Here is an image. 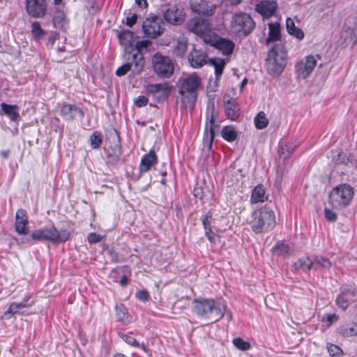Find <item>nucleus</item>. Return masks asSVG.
Returning a JSON list of instances; mask_svg holds the SVG:
<instances>
[{
	"mask_svg": "<svg viewBox=\"0 0 357 357\" xmlns=\"http://www.w3.org/2000/svg\"><path fill=\"white\" fill-rule=\"evenodd\" d=\"M136 298L142 301V302H146L149 299V294L147 291L146 290H139L137 291L136 293Z\"/></svg>",
	"mask_w": 357,
	"mask_h": 357,
	"instance_id": "864d4df0",
	"label": "nucleus"
},
{
	"mask_svg": "<svg viewBox=\"0 0 357 357\" xmlns=\"http://www.w3.org/2000/svg\"><path fill=\"white\" fill-rule=\"evenodd\" d=\"M206 53L201 50L193 49L188 55V59L193 68H199L206 63Z\"/></svg>",
	"mask_w": 357,
	"mask_h": 357,
	"instance_id": "412c9836",
	"label": "nucleus"
},
{
	"mask_svg": "<svg viewBox=\"0 0 357 357\" xmlns=\"http://www.w3.org/2000/svg\"><path fill=\"white\" fill-rule=\"evenodd\" d=\"M255 127L261 130L265 128L268 124V119L266 116V114L261 111L254 119Z\"/></svg>",
	"mask_w": 357,
	"mask_h": 357,
	"instance_id": "4c0bfd02",
	"label": "nucleus"
},
{
	"mask_svg": "<svg viewBox=\"0 0 357 357\" xmlns=\"http://www.w3.org/2000/svg\"><path fill=\"white\" fill-rule=\"evenodd\" d=\"M200 85L201 78L195 73L191 74L183 79L179 93L181 95L185 93L195 94Z\"/></svg>",
	"mask_w": 357,
	"mask_h": 357,
	"instance_id": "f3484780",
	"label": "nucleus"
},
{
	"mask_svg": "<svg viewBox=\"0 0 357 357\" xmlns=\"http://www.w3.org/2000/svg\"><path fill=\"white\" fill-rule=\"evenodd\" d=\"M33 240L48 241L54 244L63 243L70 238V231L66 229H58L54 226L34 230L31 234Z\"/></svg>",
	"mask_w": 357,
	"mask_h": 357,
	"instance_id": "39448f33",
	"label": "nucleus"
},
{
	"mask_svg": "<svg viewBox=\"0 0 357 357\" xmlns=\"http://www.w3.org/2000/svg\"><path fill=\"white\" fill-rule=\"evenodd\" d=\"M120 44L124 47L125 51L128 52L133 45L134 33L129 30H123L118 34Z\"/></svg>",
	"mask_w": 357,
	"mask_h": 357,
	"instance_id": "a878e982",
	"label": "nucleus"
},
{
	"mask_svg": "<svg viewBox=\"0 0 357 357\" xmlns=\"http://www.w3.org/2000/svg\"><path fill=\"white\" fill-rule=\"evenodd\" d=\"M192 312L199 317L218 321L224 316L231 320V314L228 310L227 305L219 300L214 298L199 297L194 299L192 302Z\"/></svg>",
	"mask_w": 357,
	"mask_h": 357,
	"instance_id": "f257e3e1",
	"label": "nucleus"
},
{
	"mask_svg": "<svg viewBox=\"0 0 357 357\" xmlns=\"http://www.w3.org/2000/svg\"><path fill=\"white\" fill-rule=\"evenodd\" d=\"M268 199L266 195V190L263 185L259 184L252 190L250 202L252 204H257L264 202Z\"/></svg>",
	"mask_w": 357,
	"mask_h": 357,
	"instance_id": "bb28decb",
	"label": "nucleus"
},
{
	"mask_svg": "<svg viewBox=\"0 0 357 357\" xmlns=\"http://www.w3.org/2000/svg\"><path fill=\"white\" fill-rule=\"evenodd\" d=\"M106 237V231L105 230H100L98 233L91 231V244L100 242Z\"/></svg>",
	"mask_w": 357,
	"mask_h": 357,
	"instance_id": "49530a36",
	"label": "nucleus"
},
{
	"mask_svg": "<svg viewBox=\"0 0 357 357\" xmlns=\"http://www.w3.org/2000/svg\"><path fill=\"white\" fill-rule=\"evenodd\" d=\"M162 20L156 15L146 17L142 24V29L144 36L150 38H156L164 31L162 27Z\"/></svg>",
	"mask_w": 357,
	"mask_h": 357,
	"instance_id": "9b49d317",
	"label": "nucleus"
},
{
	"mask_svg": "<svg viewBox=\"0 0 357 357\" xmlns=\"http://www.w3.org/2000/svg\"><path fill=\"white\" fill-rule=\"evenodd\" d=\"M335 209L326 208L324 209V217L328 222H335L337 218V213L334 211Z\"/></svg>",
	"mask_w": 357,
	"mask_h": 357,
	"instance_id": "09e8293b",
	"label": "nucleus"
},
{
	"mask_svg": "<svg viewBox=\"0 0 357 357\" xmlns=\"http://www.w3.org/2000/svg\"><path fill=\"white\" fill-rule=\"evenodd\" d=\"M268 36L266 38V44L276 42L280 40V25L278 22L268 23Z\"/></svg>",
	"mask_w": 357,
	"mask_h": 357,
	"instance_id": "c85d7f7f",
	"label": "nucleus"
},
{
	"mask_svg": "<svg viewBox=\"0 0 357 357\" xmlns=\"http://www.w3.org/2000/svg\"><path fill=\"white\" fill-rule=\"evenodd\" d=\"M234 345L241 351H248L250 349L251 346L248 342L243 340L241 337H236L233 340Z\"/></svg>",
	"mask_w": 357,
	"mask_h": 357,
	"instance_id": "37998d69",
	"label": "nucleus"
},
{
	"mask_svg": "<svg viewBox=\"0 0 357 357\" xmlns=\"http://www.w3.org/2000/svg\"><path fill=\"white\" fill-rule=\"evenodd\" d=\"M334 317H335V316H333V315H330V316L328 317V321H331Z\"/></svg>",
	"mask_w": 357,
	"mask_h": 357,
	"instance_id": "338daca9",
	"label": "nucleus"
},
{
	"mask_svg": "<svg viewBox=\"0 0 357 357\" xmlns=\"http://www.w3.org/2000/svg\"><path fill=\"white\" fill-rule=\"evenodd\" d=\"M25 8L32 17H43L47 13L46 0H25Z\"/></svg>",
	"mask_w": 357,
	"mask_h": 357,
	"instance_id": "4468645a",
	"label": "nucleus"
},
{
	"mask_svg": "<svg viewBox=\"0 0 357 357\" xmlns=\"http://www.w3.org/2000/svg\"><path fill=\"white\" fill-rule=\"evenodd\" d=\"M218 112L213 107H208L203 142L208 149H211L215 135V129L218 125Z\"/></svg>",
	"mask_w": 357,
	"mask_h": 357,
	"instance_id": "1a4fd4ad",
	"label": "nucleus"
},
{
	"mask_svg": "<svg viewBox=\"0 0 357 357\" xmlns=\"http://www.w3.org/2000/svg\"><path fill=\"white\" fill-rule=\"evenodd\" d=\"M61 115L66 120H73L82 118L84 113L76 106L64 104L61 108Z\"/></svg>",
	"mask_w": 357,
	"mask_h": 357,
	"instance_id": "4be33fe9",
	"label": "nucleus"
},
{
	"mask_svg": "<svg viewBox=\"0 0 357 357\" xmlns=\"http://www.w3.org/2000/svg\"><path fill=\"white\" fill-rule=\"evenodd\" d=\"M65 20V15L62 12L58 13L53 18V22L56 27H61Z\"/></svg>",
	"mask_w": 357,
	"mask_h": 357,
	"instance_id": "603ef678",
	"label": "nucleus"
},
{
	"mask_svg": "<svg viewBox=\"0 0 357 357\" xmlns=\"http://www.w3.org/2000/svg\"><path fill=\"white\" fill-rule=\"evenodd\" d=\"M28 299H24L20 303H11L8 308V310L4 312V317L7 319H9L13 314L20 312V310L26 307L27 306Z\"/></svg>",
	"mask_w": 357,
	"mask_h": 357,
	"instance_id": "473e14b6",
	"label": "nucleus"
},
{
	"mask_svg": "<svg viewBox=\"0 0 357 357\" xmlns=\"http://www.w3.org/2000/svg\"><path fill=\"white\" fill-rule=\"evenodd\" d=\"M54 1L55 4H59L62 1V0H54Z\"/></svg>",
	"mask_w": 357,
	"mask_h": 357,
	"instance_id": "774afa93",
	"label": "nucleus"
},
{
	"mask_svg": "<svg viewBox=\"0 0 357 357\" xmlns=\"http://www.w3.org/2000/svg\"><path fill=\"white\" fill-rule=\"evenodd\" d=\"M278 4L275 1L261 0L256 5V11L265 18H269L274 15Z\"/></svg>",
	"mask_w": 357,
	"mask_h": 357,
	"instance_id": "aec40b11",
	"label": "nucleus"
},
{
	"mask_svg": "<svg viewBox=\"0 0 357 357\" xmlns=\"http://www.w3.org/2000/svg\"><path fill=\"white\" fill-rule=\"evenodd\" d=\"M314 56L308 55L295 64V73L298 78L307 79L310 76L317 66Z\"/></svg>",
	"mask_w": 357,
	"mask_h": 357,
	"instance_id": "f8f14e48",
	"label": "nucleus"
},
{
	"mask_svg": "<svg viewBox=\"0 0 357 357\" xmlns=\"http://www.w3.org/2000/svg\"><path fill=\"white\" fill-rule=\"evenodd\" d=\"M188 30L199 36L208 44L215 33L213 31L211 24L206 19L194 17L187 23Z\"/></svg>",
	"mask_w": 357,
	"mask_h": 357,
	"instance_id": "423d86ee",
	"label": "nucleus"
},
{
	"mask_svg": "<svg viewBox=\"0 0 357 357\" xmlns=\"http://www.w3.org/2000/svg\"><path fill=\"white\" fill-rule=\"evenodd\" d=\"M151 42L148 40H143L137 41L135 47L132 48V52L129 53L130 54H136L137 53L142 54V51L144 49H147L148 47L151 45Z\"/></svg>",
	"mask_w": 357,
	"mask_h": 357,
	"instance_id": "79ce46f5",
	"label": "nucleus"
},
{
	"mask_svg": "<svg viewBox=\"0 0 357 357\" xmlns=\"http://www.w3.org/2000/svg\"><path fill=\"white\" fill-rule=\"evenodd\" d=\"M148 102L149 99L144 96H139L135 100V104L139 107L146 106L148 104Z\"/></svg>",
	"mask_w": 357,
	"mask_h": 357,
	"instance_id": "5fc2aeb1",
	"label": "nucleus"
},
{
	"mask_svg": "<svg viewBox=\"0 0 357 357\" xmlns=\"http://www.w3.org/2000/svg\"><path fill=\"white\" fill-rule=\"evenodd\" d=\"M354 188L347 183L334 187L328 193V204L337 211H341L349 206L354 198Z\"/></svg>",
	"mask_w": 357,
	"mask_h": 357,
	"instance_id": "f03ea898",
	"label": "nucleus"
},
{
	"mask_svg": "<svg viewBox=\"0 0 357 357\" xmlns=\"http://www.w3.org/2000/svg\"><path fill=\"white\" fill-rule=\"evenodd\" d=\"M1 106V114L6 115L10 121H17L20 119L18 106L16 105H8L5 102H2Z\"/></svg>",
	"mask_w": 357,
	"mask_h": 357,
	"instance_id": "393cba45",
	"label": "nucleus"
},
{
	"mask_svg": "<svg viewBox=\"0 0 357 357\" xmlns=\"http://www.w3.org/2000/svg\"><path fill=\"white\" fill-rule=\"evenodd\" d=\"M126 63L119 67L116 70V75L119 77L125 75L130 71L133 75L139 74L144 69L145 61L143 54L137 53L130 54L126 53Z\"/></svg>",
	"mask_w": 357,
	"mask_h": 357,
	"instance_id": "0eeeda50",
	"label": "nucleus"
},
{
	"mask_svg": "<svg viewBox=\"0 0 357 357\" xmlns=\"http://www.w3.org/2000/svg\"><path fill=\"white\" fill-rule=\"evenodd\" d=\"M286 29L287 33L296 39L301 40L304 38L305 35L303 30L296 27L294 22L290 17H288L286 20Z\"/></svg>",
	"mask_w": 357,
	"mask_h": 357,
	"instance_id": "c756f323",
	"label": "nucleus"
},
{
	"mask_svg": "<svg viewBox=\"0 0 357 357\" xmlns=\"http://www.w3.org/2000/svg\"><path fill=\"white\" fill-rule=\"evenodd\" d=\"M247 83H248L247 78L243 79L241 84V90H242L243 89V87L247 84Z\"/></svg>",
	"mask_w": 357,
	"mask_h": 357,
	"instance_id": "e2e57ef3",
	"label": "nucleus"
},
{
	"mask_svg": "<svg viewBox=\"0 0 357 357\" xmlns=\"http://www.w3.org/2000/svg\"><path fill=\"white\" fill-rule=\"evenodd\" d=\"M121 338L123 341H125L129 345L137 347V348H141L144 351H146V345L144 343H142V344L139 343L134 337H132L130 335H127V334H122Z\"/></svg>",
	"mask_w": 357,
	"mask_h": 357,
	"instance_id": "ea45409f",
	"label": "nucleus"
},
{
	"mask_svg": "<svg viewBox=\"0 0 357 357\" xmlns=\"http://www.w3.org/2000/svg\"><path fill=\"white\" fill-rule=\"evenodd\" d=\"M314 264L313 260L309 257H303L298 259L294 264V268L295 270L303 269L304 271H309L312 268Z\"/></svg>",
	"mask_w": 357,
	"mask_h": 357,
	"instance_id": "c9c22d12",
	"label": "nucleus"
},
{
	"mask_svg": "<svg viewBox=\"0 0 357 357\" xmlns=\"http://www.w3.org/2000/svg\"><path fill=\"white\" fill-rule=\"evenodd\" d=\"M116 319L119 321H121L124 324L131 323V317L129 316L127 309L123 304L117 305L116 306Z\"/></svg>",
	"mask_w": 357,
	"mask_h": 357,
	"instance_id": "72a5a7b5",
	"label": "nucleus"
},
{
	"mask_svg": "<svg viewBox=\"0 0 357 357\" xmlns=\"http://www.w3.org/2000/svg\"><path fill=\"white\" fill-rule=\"evenodd\" d=\"M250 225L255 234L272 230L276 225L274 211L268 207H263L260 210L254 211Z\"/></svg>",
	"mask_w": 357,
	"mask_h": 357,
	"instance_id": "7ed1b4c3",
	"label": "nucleus"
},
{
	"mask_svg": "<svg viewBox=\"0 0 357 357\" xmlns=\"http://www.w3.org/2000/svg\"><path fill=\"white\" fill-rule=\"evenodd\" d=\"M114 357H128L127 356L123 354H116L114 356Z\"/></svg>",
	"mask_w": 357,
	"mask_h": 357,
	"instance_id": "69168bd1",
	"label": "nucleus"
},
{
	"mask_svg": "<svg viewBox=\"0 0 357 357\" xmlns=\"http://www.w3.org/2000/svg\"><path fill=\"white\" fill-rule=\"evenodd\" d=\"M190 7L194 13L203 15H212L215 9V6L212 2L206 0L192 2Z\"/></svg>",
	"mask_w": 357,
	"mask_h": 357,
	"instance_id": "6ab92c4d",
	"label": "nucleus"
},
{
	"mask_svg": "<svg viewBox=\"0 0 357 357\" xmlns=\"http://www.w3.org/2000/svg\"><path fill=\"white\" fill-rule=\"evenodd\" d=\"M146 90L158 101H162L168 98L171 88L167 83L151 84L147 86Z\"/></svg>",
	"mask_w": 357,
	"mask_h": 357,
	"instance_id": "a211bd4d",
	"label": "nucleus"
},
{
	"mask_svg": "<svg viewBox=\"0 0 357 357\" xmlns=\"http://www.w3.org/2000/svg\"><path fill=\"white\" fill-rule=\"evenodd\" d=\"M31 33L33 37L36 41H40L46 34V31L41 28L40 23L38 22H34L32 23Z\"/></svg>",
	"mask_w": 357,
	"mask_h": 357,
	"instance_id": "e433bc0d",
	"label": "nucleus"
},
{
	"mask_svg": "<svg viewBox=\"0 0 357 357\" xmlns=\"http://www.w3.org/2000/svg\"><path fill=\"white\" fill-rule=\"evenodd\" d=\"M201 220L204 229V231H210L211 229V224L212 220L211 213L208 211L206 214L202 216Z\"/></svg>",
	"mask_w": 357,
	"mask_h": 357,
	"instance_id": "a18cd8bd",
	"label": "nucleus"
},
{
	"mask_svg": "<svg viewBox=\"0 0 357 357\" xmlns=\"http://www.w3.org/2000/svg\"><path fill=\"white\" fill-rule=\"evenodd\" d=\"M287 53L282 43L275 45L268 52L266 69L269 75L278 76L282 73L287 64Z\"/></svg>",
	"mask_w": 357,
	"mask_h": 357,
	"instance_id": "20e7f679",
	"label": "nucleus"
},
{
	"mask_svg": "<svg viewBox=\"0 0 357 357\" xmlns=\"http://www.w3.org/2000/svg\"><path fill=\"white\" fill-rule=\"evenodd\" d=\"M225 114L227 118L231 121L236 120L238 117V107L235 100H229L225 105Z\"/></svg>",
	"mask_w": 357,
	"mask_h": 357,
	"instance_id": "7c9ffc66",
	"label": "nucleus"
},
{
	"mask_svg": "<svg viewBox=\"0 0 357 357\" xmlns=\"http://www.w3.org/2000/svg\"><path fill=\"white\" fill-rule=\"evenodd\" d=\"M103 141V135L98 131H95L91 135V147L93 149H98Z\"/></svg>",
	"mask_w": 357,
	"mask_h": 357,
	"instance_id": "a19ab883",
	"label": "nucleus"
},
{
	"mask_svg": "<svg viewBox=\"0 0 357 357\" xmlns=\"http://www.w3.org/2000/svg\"><path fill=\"white\" fill-rule=\"evenodd\" d=\"M221 136L225 140L232 142L237 138L238 132L234 126H226L222 129Z\"/></svg>",
	"mask_w": 357,
	"mask_h": 357,
	"instance_id": "f704fd0d",
	"label": "nucleus"
},
{
	"mask_svg": "<svg viewBox=\"0 0 357 357\" xmlns=\"http://www.w3.org/2000/svg\"><path fill=\"white\" fill-rule=\"evenodd\" d=\"M187 48L188 40L184 37H179L173 45V53L177 56L182 57L185 55Z\"/></svg>",
	"mask_w": 357,
	"mask_h": 357,
	"instance_id": "cd10ccee",
	"label": "nucleus"
},
{
	"mask_svg": "<svg viewBox=\"0 0 357 357\" xmlns=\"http://www.w3.org/2000/svg\"><path fill=\"white\" fill-rule=\"evenodd\" d=\"M208 63L214 68L215 77L218 79L226 65L225 59L218 57L211 58L208 60Z\"/></svg>",
	"mask_w": 357,
	"mask_h": 357,
	"instance_id": "2f4dec72",
	"label": "nucleus"
},
{
	"mask_svg": "<svg viewBox=\"0 0 357 357\" xmlns=\"http://www.w3.org/2000/svg\"><path fill=\"white\" fill-rule=\"evenodd\" d=\"M208 44L218 50L225 56L231 55L235 47V44L231 40L221 38L215 33Z\"/></svg>",
	"mask_w": 357,
	"mask_h": 357,
	"instance_id": "2eb2a0df",
	"label": "nucleus"
},
{
	"mask_svg": "<svg viewBox=\"0 0 357 357\" xmlns=\"http://www.w3.org/2000/svg\"><path fill=\"white\" fill-rule=\"evenodd\" d=\"M273 252L278 255H287L289 252V248L285 244H279L274 246L272 249Z\"/></svg>",
	"mask_w": 357,
	"mask_h": 357,
	"instance_id": "8fccbe9b",
	"label": "nucleus"
},
{
	"mask_svg": "<svg viewBox=\"0 0 357 357\" xmlns=\"http://www.w3.org/2000/svg\"><path fill=\"white\" fill-rule=\"evenodd\" d=\"M226 1L229 5H236L238 4L241 0H226Z\"/></svg>",
	"mask_w": 357,
	"mask_h": 357,
	"instance_id": "680f3d73",
	"label": "nucleus"
},
{
	"mask_svg": "<svg viewBox=\"0 0 357 357\" xmlns=\"http://www.w3.org/2000/svg\"><path fill=\"white\" fill-rule=\"evenodd\" d=\"M314 263H317L324 268H329L331 266V262L326 257L321 256H316L313 259Z\"/></svg>",
	"mask_w": 357,
	"mask_h": 357,
	"instance_id": "de8ad7c7",
	"label": "nucleus"
},
{
	"mask_svg": "<svg viewBox=\"0 0 357 357\" xmlns=\"http://www.w3.org/2000/svg\"><path fill=\"white\" fill-rule=\"evenodd\" d=\"M356 296H357V289L353 285H342L340 287V293L336 298V304L340 308L344 310Z\"/></svg>",
	"mask_w": 357,
	"mask_h": 357,
	"instance_id": "ddd939ff",
	"label": "nucleus"
},
{
	"mask_svg": "<svg viewBox=\"0 0 357 357\" xmlns=\"http://www.w3.org/2000/svg\"><path fill=\"white\" fill-rule=\"evenodd\" d=\"M158 162L157 155L153 150L143 155L139 165V172L140 174L147 172L151 167Z\"/></svg>",
	"mask_w": 357,
	"mask_h": 357,
	"instance_id": "5701e85b",
	"label": "nucleus"
},
{
	"mask_svg": "<svg viewBox=\"0 0 357 357\" xmlns=\"http://www.w3.org/2000/svg\"><path fill=\"white\" fill-rule=\"evenodd\" d=\"M327 349L329 354L333 357H341L343 354L342 349L337 345L328 343Z\"/></svg>",
	"mask_w": 357,
	"mask_h": 357,
	"instance_id": "c03bdc74",
	"label": "nucleus"
},
{
	"mask_svg": "<svg viewBox=\"0 0 357 357\" xmlns=\"http://www.w3.org/2000/svg\"><path fill=\"white\" fill-rule=\"evenodd\" d=\"M165 21L173 25H180L185 20V14L182 10L178 8L176 5H170L163 11Z\"/></svg>",
	"mask_w": 357,
	"mask_h": 357,
	"instance_id": "dca6fc26",
	"label": "nucleus"
},
{
	"mask_svg": "<svg viewBox=\"0 0 357 357\" xmlns=\"http://www.w3.org/2000/svg\"><path fill=\"white\" fill-rule=\"evenodd\" d=\"M121 155V149L116 146L112 149V153L109 151H107V162L112 164L116 163L119 160Z\"/></svg>",
	"mask_w": 357,
	"mask_h": 357,
	"instance_id": "58836bf2",
	"label": "nucleus"
},
{
	"mask_svg": "<svg viewBox=\"0 0 357 357\" xmlns=\"http://www.w3.org/2000/svg\"><path fill=\"white\" fill-rule=\"evenodd\" d=\"M152 63L155 73L161 77H169L174 73V66L169 56L157 52L152 58Z\"/></svg>",
	"mask_w": 357,
	"mask_h": 357,
	"instance_id": "9d476101",
	"label": "nucleus"
},
{
	"mask_svg": "<svg viewBox=\"0 0 357 357\" xmlns=\"http://www.w3.org/2000/svg\"><path fill=\"white\" fill-rule=\"evenodd\" d=\"M342 334L347 337L357 336V322L349 327L345 328Z\"/></svg>",
	"mask_w": 357,
	"mask_h": 357,
	"instance_id": "3c124183",
	"label": "nucleus"
},
{
	"mask_svg": "<svg viewBox=\"0 0 357 357\" xmlns=\"http://www.w3.org/2000/svg\"><path fill=\"white\" fill-rule=\"evenodd\" d=\"M55 39H56V35L52 34L51 36H50L48 38L47 45L52 46L54 43Z\"/></svg>",
	"mask_w": 357,
	"mask_h": 357,
	"instance_id": "052dcab7",
	"label": "nucleus"
},
{
	"mask_svg": "<svg viewBox=\"0 0 357 357\" xmlns=\"http://www.w3.org/2000/svg\"><path fill=\"white\" fill-rule=\"evenodd\" d=\"M205 235L207 239L212 243H215L216 240L219 238V236L213 231L212 229L210 231H205Z\"/></svg>",
	"mask_w": 357,
	"mask_h": 357,
	"instance_id": "6e6d98bb",
	"label": "nucleus"
},
{
	"mask_svg": "<svg viewBox=\"0 0 357 357\" xmlns=\"http://www.w3.org/2000/svg\"><path fill=\"white\" fill-rule=\"evenodd\" d=\"M135 3L139 7L142 8H144L148 6L146 0H135Z\"/></svg>",
	"mask_w": 357,
	"mask_h": 357,
	"instance_id": "13d9d810",
	"label": "nucleus"
},
{
	"mask_svg": "<svg viewBox=\"0 0 357 357\" xmlns=\"http://www.w3.org/2000/svg\"><path fill=\"white\" fill-rule=\"evenodd\" d=\"M137 14L134 13L132 14L131 16H128L126 17V25L128 26H133L136 22H137Z\"/></svg>",
	"mask_w": 357,
	"mask_h": 357,
	"instance_id": "4d7b16f0",
	"label": "nucleus"
},
{
	"mask_svg": "<svg viewBox=\"0 0 357 357\" xmlns=\"http://www.w3.org/2000/svg\"><path fill=\"white\" fill-rule=\"evenodd\" d=\"M28 220L24 210L20 209L15 215V230L19 234H26L29 231Z\"/></svg>",
	"mask_w": 357,
	"mask_h": 357,
	"instance_id": "b1692460",
	"label": "nucleus"
},
{
	"mask_svg": "<svg viewBox=\"0 0 357 357\" xmlns=\"http://www.w3.org/2000/svg\"><path fill=\"white\" fill-rule=\"evenodd\" d=\"M128 278L126 275H123L120 279V284L121 286L125 287L128 284Z\"/></svg>",
	"mask_w": 357,
	"mask_h": 357,
	"instance_id": "bf43d9fd",
	"label": "nucleus"
},
{
	"mask_svg": "<svg viewBox=\"0 0 357 357\" xmlns=\"http://www.w3.org/2000/svg\"><path fill=\"white\" fill-rule=\"evenodd\" d=\"M231 26L234 32L248 36L254 30L255 22L250 15L241 13L234 15Z\"/></svg>",
	"mask_w": 357,
	"mask_h": 357,
	"instance_id": "6e6552de",
	"label": "nucleus"
},
{
	"mask_svg": "<svg viewBox=\"0 0 357 357\" xmlns=\"http://www.w3.org/2000/svg\"><path fill=\"white\" fill-rule=\"evenodd\" d=\"M286 146H287V150L288 151H289V152H292V151H294V149H295V147H296V146H294L293 147H291V145H290L289 146V145H286Z\"/></svg>",
	"mask_w": 357,
	"mask_h": 357,
	"instance_id": "0e129e2a",
	"label": "nucleus"
}]
</instances>
